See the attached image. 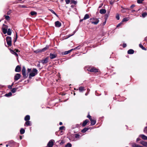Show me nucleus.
I'll list each match as a JSON object with an SVG mask.
<instances>
[{
	"label": "nucleus",
	"instance_id": "423d86ee",
	"mask_svg": "<svg viewBox=\"0 0 147 147\" xmlns=\"http://www.w3.org/2000/svg\"><path fill=\"white\" fill-rule=\"evenodd\" d=\"M26 69L24 67H23L22 68V74L23 75V77L25 78H26L27 77V76H26Z\"/></svg>",
	"mask_w": 147,
	"mask_h": 147
},
{
	"label": "nucleus",
	"instance_id": "58836bf2",
	"mask_svg": "<svg viewBox=\"0 0 147 147\" xmlns=\"http://www.w3.org/2000/svg\"><path fill=\"white\" fill-rule=\"evenodd\" d=\"M144 131L145 133H147V126L145 127L144 129Z\"/></svg>",
	"mask_w": 147,
	"mask_h": 147
},
{
	"label": "nucleus",
	"instance_id": "79ce46f5",
	"mask_svg": "<svg viewBox=\"0 0 147 147\" xmlns=\"http://www.w3.org/2000/svg\"><path fill=\"white\" fill-rule=\"evenodd\" d=\"M80 135L78 134H75V137L76 138H79V137Z\"/></svg>",
	"mask_w": 147,
	"mask_h": 147
},
{
	"label": "nucleus",
	"instance_id": "0eeeda50",
	"mask_svg": "<svg viewBox=\"0 0 147 147\" xmlns=\"http://www.w3.org/2000/svg\"><path fill=\"white\" fill-rule=\"evenodd\" d=\"M21 76L20 74H17L14 76V79L15 81H17L19 79Z\"/></svg>",
	"mask_w": 147,
	"mask_h": 147
},
{
	"label": "nucleus",
	"instance_id": "393cba45",
	"mask_svg": "<svg viewBox=\"0 0 147 147\" xmlns=\"http://www.w3.org/2000/svg\"><path fill=\"white\" fill-rule=\"evenodd\" d=\"M11 30L9 28L8 29V31H7V34L9 35H11Z\"/></svg>",
	"mask_w": 147,
	"mask_h": 147
},
{
	"label": "nucleus",
	"instance_id": "9d476101",
	"mask_svg": "<svg viewBox=\"0 0 147 147\" xmlns=\"http://www.w3.org/2000/svg\"><path fill=\"white\" fill-rule=\"evenodd\" d=\"M89 71L92 72H96L98 71V69L95 68H92L90 69Z\"/></svg>",
	"mask_w": 147,
	"mask_h": 147
},
{
	"label": "nucleus",
	"instance_id": "2eb2a0df",
	"mask_svg": "<svg viewBox=\"0 0 147 147\" xmlns=\"http://www.w3.org/2000/svg\"><path fill=\"white\" fill-rule=\"evenodd\" d=\"M140 143L143 146L147 147V142L143 141H141L140 142Z\"/></svg>",
	"mask_w": 147,
	"mask_h": 147
},
{
	"label": "nucleus",
	"instance_id": "aec40b11",
	"mask_svg": "<svg viewBox=\"0 0 147 147\" xmlns=\"http://www.w3.org/2000/svg\"><path fill=\"white\" fill-rule=\"evenodd\" d=\"M106 11V10L104 9H102L100 10V13L102 14L105 13Z\"/></svg>",
	"mask_w": 147,
	"mask_h": 147
},
{
	"label": "nucleus",
	"instance_id": "c85d7f7f",
	"mask_svg": "<svg viewBox=\"0 0 147 147\" xmlns=\"http://www.w3.org/2000/svg\"><path fill=\"white\" fill-rule=\"evenodd\" d=\"M12 95V93L11 92H9L8 93L6 94L5 95V96L7 97H8L11 96Z\"/></svg>",
	"mask_w": 147,
	"mask_h": 147
},
{
	"label": "nucleus",
	"instance_id": "6e6d98bb",
	"mask_svg": "<svg viewBox=\"0 0 147 147\" xmlns=\"http://www.w3.org/2000/svg\"><path fill=\"white\" fill-rule=\"evenodd\" d=\"M140 139L139 138H138L136 139V141L138 142L140 140Z\"/></svg>",
	"mask_w": 147,
	"mask_h": 147
},
{
	"label": "nucleus",
	"instance_id": "4d7b16f0",
	"mask_svg": "<svg viewBox=\"0 0 147 147\" xmlns=\"http://www.w3.org/2000/svg\"><path fill=\"white\" fill-rule=\"evenodd\" d=\"M13 51H15V52H19V50H18V49H15Z\"/></svg>",
	"mask_w": 147,
	"mask_h": 147
},
{
	"label": "nucleus",
	"instance_id": "f3484780",
	"mask_svg": "<svg viewBox=\"0 0 147 147\" xmlns=\"http://www.w3.org/2000/svg\"><path fill=\"white\" fill-rule=\"evenodd\" d=\"M88 122L89 120L88 119H86L84 121L82 124V126L83 127L85 126Z\"/></svg>",
	"mask_w": 147,
	"mask_h": 147
},
{
	"label": "nucleus",
	"instance_id": "a211bd4d",
	"mask_svg": "<svg viewBox=\"0 0 147 147\" xmlns=\"http://www.w3.org/2000/svg\"><path fill=\"white\" fill-rule=\"evenodd\" d=\"M91 124V125H94L96 123V121L94 119H90Z\"/></svg>",
	"mask_w": 147,
	"mask_h": 147
},
{
	"label": "nucleus",
	"instance_id": "5701e85b",
	"mask_svg": "<svg viewBox=\"0 0 147 147\" xmlns=\"http://www.w3.org/2000/svg\"><path fill=\"white\" fill-rule=\"evenodd\" d=\"M26 125L27 126L31 125V124L30 121H26L24 124V126H25Z\"/></svg>",
	"mask_w": 147,
	"mask_h": 147
},
{
	"label": "nucleus",
	"instance_id": "603ef678",
	"mask_svg": "<svg viewBox=\"0 0 147 147\" xmlns=\"http://www.w3.org/2000/svg\"><path fill=\"white\" fill-rule=\"evenodd\" d=\"M126 44L124 43L123 44V48H125L126 47Z\"/></svg>",
	"mask_w": 147,
	"mask_h": 147
},
{
	"label": "nucleus",
	"instance_id": "09e8293b",
	"mask_svg": "<svg viewBox=\"0 0 147 147\" xmlns=\"http://www.w3.org/2000/svg\"><path fill=\"white\" fill-rule=\"evenodd\" d=\"M116 18L117 20H119V16L118 15L116 16Z\"/></svg>",
	"mask_w": 147,
	"mask_h": 147
},
{
	"label": "nucleus",
	"instance_id": "2f4dec72",
	"mask_svg": "<svg viewBox=\"0 0 147 147\" xmlns=\"http://www.w3.org/2000/svg\"><path fill=\"white\" fill-rule=\"evenodd\" d=\"M17 89V88H13L11 90V92L13 93H14L16 92Z\"/></svg>",
	"mask_w": 147,
	"mask_h": 147
},
{
	"label": "nucleus",
	"instance_id": "37998d69",
	"mask_svg": "<svg viewBox=\"0 0 147 147\" xmlns=\"http://www.w3.org/2000/svg\"><path fill=\"white\" fill-rule=\"evenodd\" d=\"M66 3L67 4H68L70 3V0H65Z\"/></svg>",
	"mask_w": 147,
	"mask_h": 147
},
{
	"label": "nucleus",
	"instance_id": "ea45409f",
	"mask_svg": "<svg viewBox=\"0 0 147 147\" xmlns=\"http://www.w3.org/2000/svg\"><path fill=\"white\" fill-rule=\"evenodd\" d=\"M5 19L7 20H8L10 19V17L8 16H5Z\"/></svg>",
	"mask_w": 147,
	"mask_h": 147
},
{
	"label": "nucleus",
	"instance_id": "e433bc0d",
	"mask_svg": "<svg viewBox=\"0 0 147 147\" xmlns=\"http://www.w3.org/2000/svg\"><path fill=\"white\" fill-rule=\"evenodd\" d=\"M144 0H137V2L138 3L141 4L142 3V2Z\"/></svg>",
	"mask_w": 147,
	"mask_h": 147
},
{
	"label": "nucleus",
	"instance_id": "de8ad7c7",
	"mask_svg": "<svg viewBox=\"0 0 147 147\" xmlns=\"http://www.w3.org/2000/svg\"><path fill=\"white\" fill-rule=\"evenodd\" d=\"M17 37H18V36H17V33H16V38H15V39L14 40V42H15L16 40H17Z\"/></svg>",
	"mask_w": 147,
	"mask_h": 147
},
{
	"label": "nucleus",
	"instance_id": "f257e3e1",
	"mask_svg": "<svg viewBox=\"0 0 147 147\" xmlns=\"http://www.w3.org/2000/svg\"><path fill=\"white\" fill-rule=\"evenodd\" d=\"M27 71L28 73L31 71L29 76V78H31L32 77L35 76L38 73V70L36 68H33L32 71L31 69L28 68L27 69Z\"/></svg>",
	"mask_w": 147,
	"mask_h": 147
},
{
	"label": "nucleus",
	"instance_id": "13d9d810",
	"mask_svg": "<svg viewBox=\"0 0 147 147\" xmlns=\"http://www.w3.org/2000/svg\"><path fill=\"white\" fill-rule=\"evenodd\" d=\"M106 23V21H105V22H104L103 23V25H105V24Z\"/></svg>",
	"mask_w": 147,
	"mask_h": 147
},
{
	"label": "nucleus",
	"instance_id": "7ed1b4c3",
	"mask_svg": "<svg viewBox=\"0 0 147 147\" xmlns=\"http://www.w3.org/2000/svg\"><path fill=\"white\" fill-rule=\"evenodd\" d=\"M6 40L8 45L11 46V38L10 36H7L6 38Z\"/></svg>",
	"mask_w": 147,
	"mask_h": 147
},
{
	"label": "nucleus",
	"instance_id": "bf43d9fd",
	"mask_svg": "<svg viewBox=\"0 0 147 147\" xmlns=\"http://www.w3.org/2000/svg\"><path fill=\"white\" fill-rule=\"evenodd\" d=\"M59 125H61L62 124V122H60L59 123Z\"/></svg>",
	"mask_w": 147,
	"mask_h": 147
},
{
	"label": "nucleus",
	"instance_id": "a878e982",
	"mask_svg": "<svg viewBox=\"0 0 147 147\" xmlns=\"http://www.w3.org/2000/svg\"><path fill=\"white\" fill-rule=\"evenodd\" d=\"M25 131V130L24 129L22 128L20 130V133L21 134H24Z\"/></svg>",
	"mask_w": 147,
	"mask_h": 147
},
{
	"label": "nucleus",
	"instance_id": "a18cd8bd",
	"mask_svg": "<svg viewBox=\"0 0 147 147\" xmlns=\"http://www.w3.org/2000/svg\"><path fill=\"white\" fill-rule=\"evenodd\" d=\"M87 117L90 120V119H92L91 117L89 115L87 116Z\"/></svg>",
	"mask_w": 147,
	"mask_h": 147
},
{
	"label": "nucleus",
	"instance_id": "338daca9",
	"mask_svg": "<svg viewBox=\"0 0 147 147\" xmlns=\"http://www.w3.org/2000/svg\"><path fill=\"white\" fill-rule=\"evenodd\" d=\"M6 147H7L8 146V144H6Z\"/></svg>",
	"mask_w": 147,
	"mask_h": 147
},
{
	"label": "nucleus",
	"instance_id": "5fc2aeb1",
	"mask_svg": "<svg viewBox=\"0 0 147 147\" xmlns=\"http://www.w3.org/2000/svg\"><path fill=\"white\" fill-rule=\"evenodd\" d=\"M135 6V5H132L130 6V8H132Z\"/></svg>",
	"mask_w": 147,
	"mask_h": 147
},
{
	"label": "nucleus",
	"instance_id": "cd10ccee",
	"mask_svg": "<svg viewBox=\"0 0 147 147\" xmlns=\"http://www.w3.org/2000/svg\"><path fill=\"white\" fill-rule=\"evenodd\" d=\"M30 14L32 16L36 15L37 14V13L34 11H32L30 12Z\"/></svg>",
	"mask_w": 147,
	"mask_h": 147
},
{
	"label": "nucleus",
	"instance_id": "052dcab7",
	"mask_svg": "<svg viewBox=\"0 0 147 147\" xmlns=\"http://www.w3.org/2000/svg\"><path fill=\"white\" fill-rule=\"evenodd\" d=\"M83 20H83V19H81V20H80V22H82Z\"/></svg>",
	"mask_w": 147,
	"mask_h": 147
},
{
	"label": "nucleus",
	"instance_id": "4468645a",
	"mask_svg": "<svg viewBox=\"0 0 147 147\" xmlns=\"http://www.w3.org/2000/svg\"><path fill=\"white\" fill-rule=\"evenodd\" d=\"M50 58L51 59H53L55 58L57 56V55L56 54L51 53H50Z\"/></svg>",
	"mask_w": 147,
	"mask_h": 147
},
{
	"label": "nucleus",
	"instance_id": "72a5a7b5",
	"mask_svg": "<svg viewBox=\"0 0 147 147\" xmlns=\"http://www.w3.org/2000/svg\"><path fill=\"white\" fill-rule=\"evenodd\" d=\"M77 3V2L76 1H74V0H71V4L73 3L74 4H76Z\"/></svg>",
	"mask_w": 147,
	"mask_h": 147
},
{
	"label": "nucleus",
	"instance_id": "864d4df0",
	"mask_svg": "<svg viewBox=\"0 0 147 147\" xmlns=\"http://www.w3.org/2000/svg\"><path fill=\"white\" fill-rule=\"evenodd\" d=\"M122 23H121L119 24H118L117 26V27H119V26H120L122 24Z\"/></svg>",
	"mask_w": 147,
	"mask_h": 147
},
{
	"label": "nucleus",
	"instance_id": "c03bdc74",
	"mask_svg": "<svg viewBox=\"0 0 147 147\" xmlns=\"http://www.w3.org/2000/svg\"><path fill=\"white\" fill-rule=\"evenodd\" d=\"M13 85V84H12L11 85H9L8 86V88L9 89H11L12 88V87Z\"/></svg>",
	"mask_w": 147,
	"mask_h": 147
},
{
	"label": "nucleus",
	"instance_id": "49530a36",
	"mask_svg": "<svg viewBox=\"0 0 147 147\" xmlns=\"http://www.w3.org/2000/svg\"><path fill=\"white\" fill-rule=\"evenodd\" d=\"M64 127H65L63 126H61L59 127V129L60 130H62L64 128Z\"/></svg>",
	"mask_w": 147,
	"mask_h": 147
},
{
	"label": "nucleus",
	"instance_id": "473e14b6",
	"mask_svg": "<svg viewBox=\"0 0 147 147\" xmlns=\"http://www.w3.org/2000/svg\"><path fill=\"white\" fill-rule=\"evenodd\" d=\"M147 15V13L146 12H144L142 14V17L143 18L145 17Z\"/></svg>",
	"mask_w": 147,
	"mask_h": 147
},
{
	"label": "nucleus",
	"instance_id": "0e129e2a",
	"mask_svg": "<svg viewBox=\"0 0 147 147\" xmlns=\"http://www.w3.org/2000/svg\"><path fill=\"white\" fill-rule=\"evenodd\" d=\"M22 136H20V139L21 140L22 139Z\"/></svg>",
	"mask_w": 147,
	"mask_h": 147
},
{
	"label": "nucleus",
	"instance_id": "6e6552de",
	"mask_svg": "<svg viewBox=\"0 0 147 147\" xmlns=\"http://www.w3.org/2000/svg\"><path fill=\"white\" fill-rule=\"evenodd\" d=\"M54 144V142L53 140H50L47 144L48 147H52Z\"/></svg>",
	"mask_w": 147,
	"mask_h": 147
},
{
	"label": "nucleus",
	"instance_id": "7c9ffc66",
	"mask_svg": "<svg viewBox=\"0 0 147 147\" xmlns=\"http://www.w3.org/2000/svg\"><path fill=\"white\" fill-rule=\"evenodd\" d=\"M139 47L141 48L142 49L146 50V49L141 44H139Z\"/></svg>",
	"mask_w": 147,
	"mask_h": 147
},
{
	"label": "nucleus",
	"instance_id": "39448f33",
	"mask_svg": "<svg viewBox=\"0 0 147 147\" xmlns=\"http://www.w3.org/2000/svg\"><path fill=\"white\" fill-rule=\"evenodd\" d=\"M79 46H78V47H77L76 48H75L74 49H72L69 50L67 51H66L64 52V55H67V54L69 53H70L73 50H75L77 49H79V48H78L79 47Z\"/></svg>",
	"mask_w": 147,
	"mask_h": 147
},
{
	"label": "nucleus",
	"instance_id": "4be33fe9",
	"mask_svg": "<svg viewBox=\"0 0 147 147\" xmlns=\"http://www.w3.org/2000/svg\"><path fill=\"white\" fill-rule=\"evenodd\" d=\"M78 90L80 92H82L83 91L85 90V89H84V87L82 86L79 87V88Z\"/></svg>",
	"mask_w": 147,
	"mask_h": 147
},
{
	"label": "nucleus",
	"instance_id": "dca6fc26",
	"mask_svg": "<svg viewBox=\"0 0 147 147\" xmlns=\"http://www.w3.org/2000/svg\"><path fill=\"white\" fill-rule=\"evenodd\" d=\"M139 136L141 137L143 140H147V137L144 134H141Z\"/></svg>",
	"mask_w": 147,
	"mask_h": 147
},
{
	"label": "nucleus",
	"instance_id": "6ab92c4d",
	"mask_svg": "<svg viewBox=\"0 0 147 147\" xmlns=\"http://www.w3.org/2000/svg\"><path fill=\"white\" fill-rule=\"evenodd\" d=\"M134 53V50L132 49H129L127 51V53L129 54H133Z\"/></svg>",
	"mask_w": 147,
	"mask_h": 147
},
{
	"label": "nucleus",
	"instance_id": "e2e57ef3",
	"mask_svg": "<svg viewBox=\"0 0 147 147\" xmlns=\"http://www.w3.org/2000/svg\"><path fill=\"white\" fill-rule=\"evenodd\" d=\"M131 11L132 12H134V11H135V10H132Z\"/></svg>",
	"mask_w": 147,
	"mask_h": 147
},
{
	"label": "nucleus",
	"instance_id": "412c9836",
	"mask_svg": "<svg viewBox=\"0 0 147 147\" xmlns=\"http://www.w3.org/2000/svg\"><path fill=\"white\" fill-rule=\"evenodd\" d=\"M30 119V116L29 115H26L25 118L24 120L26 121H29Z\"/></svg>",
	"mask_w": 147,
	"mask_h": 147
},
{
	"label": "nucleus",
	"instance_id": "8fccbe9b",
	"mask_svg": "<svg viewBox=\"0 0 147 147\" xmlns=\"http://www.w3.org/2000/svg\"><path fill=\"white\" fill-rule=\"evenodd\" d=\"M20 7L22 8H26V6L24 5H21L20 6Z\"/></svg>",
	"mask_w": 147,
	"mask_h": 147
},
{
	"label": "nucleus",
	"instance_id": "3c124183",
	"mask_svg": "<svg viewBox=\"0 0 147 147\" xmlns=\"http://www.w3.org/2000/svg\"><path fill=\"white\" fill-rule=\"evenodd\" d=\"M11 11L10 10V11H8L7 12V15H9L11 13Z\"/></svg>",
	"mask_w": 147,
	"mask_h": 147
},
{
	"label": "nucleus",
	"instance_id": "20e7f679",
	"mask_svg": "<svg viewBox=\"0 0 147 147\" xmlns=\"http://www.w3.org/2000/svg\"><path fill=\"white\" fill-rule=\"evenodd\" d=\"M3 27L2 28V31L4 34H6L7 33V30L8 28V26L5 24H3Z\"/></svg>",
	"mask_w": 147,
	"mask_h": 147
},
{
	"label": "nucleus",
	"instance_id": "c9c22d12",
	"mask_svg": "<svg viewBox=\"0 0 147 147\" xmlns=\"http://www.w3.org/2000/svg\"><path fill=\"white\" fill-rule=\"evenodd\" d=\"M129 20V19L128 18H124L122 21V22H125V21H127L128 20Z\"/></svg>",
	"mask_w": 147,
	"mask_h": 147
},
{
	"label": "nucleus",
	"instance_id": "b1692460",
	"mask_svg": "<svg viewBox=\"0 0 147 147\" xmlns=\"http://www.w3.org/2000/svg\"><path fill=\"white\" fill-rule=\"evenodd\" d=\"M89 18H90V16H89V15L88 14H85V16L83 18V20H86L87 19Z\"/></svg>",
	"mask_w": 147,
	"mask_h": 147
},
{
	"label": "nucleus",
	"instance_id": "69168bd1",
	"mask_svg": "<svg viewBox=\"0 0 147 147\" xmlns=\"http://www.w3.org/2000/svg\"><path fill=\"white\" fill-rule=\"evenodd\" d=\"M90 89H89L88 88V89H87V91H88V92L90 91Z\"/></svg>",
	"mask_w": 147,
	"mask_h": 147
},
{
	"label": "nucleus",
	"instance_id": "9b49d317",
	"mask_svg": "<svg viewBox=\"0 0 147 147\" xmlns=\"http://www.w3.org/2000/svg\"><path fill=\"white\" fill-rule=\"evenodd\" d=\"M21 69V68L19 65H17L15 69V71L16 72H20Z\"/></svg>",
	"mask_w": 147,
	"mask_h": 147
},
{
	"label": "nucleus",
	"instance_id": "4c0bfd02",
	"mask_svg": "<svg viewBox=\"0 0 147 147\" xmlns=\"http://www.w3.org/2000/svg\"><path fill=\"white\" fill-rule=\"evenodd\" d=\"M50 10L52 13L54 14L55 15H56L57 16H58L57 14L54 12V11L53 10L50 9Z\"/></svg>",
	"mask_w": 147,
	"mask_h": 147
},
{
	"label": "nucleus",
	"instance_id": "bb28decb",
	"mask_svg": "<svg viewBox=\"0 0 147 147\" xmlns=\"http://www.w3.org/2000/svg\"><path fill=\"white\" fill-rule=\"evenodd\" d=\"M88 129V128H85L84 129H82V131H81L82 132V133H85V132H86V131H87Z\"/></svg>",
	"mask_w": 147,
	"mask_h": 147
},
{
	"label": "nucleus",
	"instance_id": "774afa93",
	"mask_svg": "<svg viewBox=\"0 0 147 147\" xmlns=\"http://www.w3.org/2000/svg\"><path fill=\"white\" fill-rule=\"evenodd\" d=\"M73 35V34H72V35H69V36H68V37H69L71 36H72V35Z\"/></svg>",
	"mask_w": 147,
	"mask_h": 147
},
{
	"label": "nucleus",
	"instance_id": "f03ea898",
	"mask_svg": "<svg viewBox=\"0 0 147 147\" xmlns=\"http://www.w3.org/2000/svg\"><path fill=\"white\" fill-rule=\"evenodd\" d=\"M90 20L92 24L95 25L97 24L99 22V20L98 19L94 18H91Z\"/></svg>",
	"mask_w": 147,
	"mask_h": 147
},
{
	"label": "nucleus",
	"instance_id": "f8f14e48",
	"mask_svg": "<svg viewBox=\"0 0 147 147\" xmlns=\"http://www.w3.org/2000/svg\"><path fill=\"white\" fill-rule=\"evenodd\" d=\"M48 62V58L47 57L45 59L42 60L41 63L43 64H44L47 63Z\"/></svg>",
	"mask_w": 147,
	"mask_h": 147
},
{
	"label": "nucleus",
	"instance_id": "f704fd0d",
	"mask_svg": "<svg viewBox=\"0 0 147 147\" xmlns=\"http://www.w3.org/2000/svg\"><path fill=\"white\" fill-rule=\"evenodd\" d=\"M71 144L70 143H67L65 146V147H71Z\"/></svg>",
	"mask_w": 147,
	"mask_h": 147
},
{
	"label": "nucleus",
	"instance_id": "c756f323",
	"mask_svg": "<svg viewBox=\"0 0 147 147\" xmlns=\"http://www.w3.org/2000/svg\"><path fill=\"white\" fill-rule=\"evenodd\" d=\"M49 46H47L43 48L42 50H41V52H43L46 51L47 49L49 48Z\"/></svg>",
	"mask_w": 147,
	"mask_h": 147
},
{
	"label": "nucleus",
	"instance_id": "a19ab883",
	"mask_svg": "<svg viewBox=\"0 0 147 147\" xmlns=\"http://www.w3.org/2000/svg\"><path fill=\"white\" fill-rule=\"evenodd\" d=\"M34 52H35L36 53H37L39 52H41V50L38 49L37 50H36L34 51Z\"/></svg>",
	"mask_w": 147,
	"mask_h": 147
},
{
	"label": "nucleus",
	"instance_id": "680f3d73",
	"mask_svg": "<svg viewBox=\"0 0 147 147\" xmlns=\"http://www.w3.org/2000/svg\"><path fill=\"white\" fill-rule=\"evenodd\" d=\"M88 93H86L85 94V95L87 96L88 94Z\"/></svg>",
	"mask_w": 147,
	"mask_h": 147
},
{
	"label": "nucleus",
	"instance_id": "1a4fd4ad",
	"mask_svg": "<svg viewBox=\"0 0 147 147\" xmlns=\"http://www.w3.org/2000/svg\"><path fill=\"white\" fill-rule=\"evenodd\" d=\"M55 25L56 27H59L61 26V23L59 21H57L55 22Z\"/></svg>",
	"mask_w": 147,
	"mask_h": 147
},
{
	"label": "nucleus",
	"instance_id": "ddd939ff",
	"mask_svg": "<svg viewBox=\"0 0 147 147\" xmlns=\"http://www.w3.org/2000/svg\"><path fill=\"white\" fill-rule=\"evenodd\" d=\"M10 51L11 53L15 55L17 57H18V54L15 52V51H13V50L11 49H10Z\"/></svg>",
	"mask_w": 147,
	"mask_h": 147
}]
</instances>
